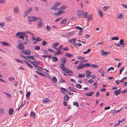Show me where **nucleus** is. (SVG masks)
I'll list each match as a JSON object with an SVG mask.
<instances>
[{"label":"nucleus","mask_w":127,"mask_h":127,"mask_svg":"<svg viewBox=\"0 0 127 127\" xmlns=\"http://www.w3.org/2000/svg\"><path fill=\"white\" fill-rule=\"evenodd\" d=\"M25 35H26V34H25V33L24 32H18L16 33V37H18L19 36V38L22 39V40L23 41L25 37Z\"/></svg>","instance_id":"f257e3e1"},{"label":"nucleus","mask_w":127,"mask_h":127,"mask_svg":"<svg viewBox=\"0 0 127 127\" xmlns=\"http://www.w3.org/2000/svg\"><path fill=\"white\" fill-rule=\"evenodd\" d=\"M18 45V49L20 50H22L24 48V46L22 43V42L20 40H18L17 41Z\"/></svg>","instance_id":"f03ea898"},{"label":"nucleus","mask_w":127,"mask_h":127,"mask_svg":"<svg viewBox=\"0 0 127 127\" xmlns=\"http://www.w3.org/2000/svg\"><path fill=\"white\" fill-rule=\"evenodd\" d=\"M32 9V7H30L29 10H27L24 11L23 16L24 17H27L28 14L31 11Z\"/></svg>","instance_id":"7ed1b4c3"},{"label":"nucleus","mask_w":127,"mask_h":127,"mask_svg":"<svg viewBox=\"0 0 127 127\" xmlns=\"http://www.w3.org/2000/svg\"><path fill=\"white\" fill-rule=\"evenodd\" d=\"M60 66L61 69L63 71H66V72H68L69 71V70L68 69L65 67L64 64H61Z\"/></svg>","instance_id":"20e7f679"},{"label":"nucleus","mask_w":127,"mask_h":127,"mask_svg":"<svg viewBox=\"0 0 127 127\" xmlns=\"http://www.w3.org/2000/svg\"><path fill=\"white\" fill-rule=\"evenodd\" d=\"M124 42V40L121 39L119 41L120 43H116L115 45L119 47H123L124 46V44L123 43Z\"/></svg>","instance_id":"39448f33"},{"label":"nucleus","mask_w":127,"mask_h":127,"mask_svg":"<svg viewBox=\"0 0 127 127\" xmlns=\"http://www.w3.org/2000/svg\"><path fill=\"white\" fill-rule=\"evenodd\" d=\"M60 90L61 92L64 94H67L68 92V91L67 89L62 87L60 88Z\"/></svg>","instance_id":"423d86ee"},{"label":"nucleus","mask_w":127,"mask_h":127,"mask_svg":"<svg viewBox=\"0 0 127 127\" xmlns=\"http://www.w3.org/2000/svg\"><path fill=\"white\" fill-rule=\"evenodd\" d=\"M83 11L80 10H78L77 11L76 13L79 18H81L82 17Z\"/></svg>","instance_id":"0eeeda50"},{"label":"nucleus","mask_w":127,"mask_h":127,"mask_svg":"<svg viewBox=\"0 0 127 127\" xmlns=\"http://www.w3.org/2000/svg\"><path fill=\"white\" fill-rule=\"evenodd\" d=\"M28 21L29 24H31L32 22H33V16H28L27 17Z\"/></svg>","instance_id":"6e6552de"},{"label":"nucleus","mask_w":127,"mask_h":127,"mask_svg":"<svg viewBox=\"0 0 127 127\" xmlns=\"http://www.w3.org/2000/svg\"><path fill=\"white\" fill-rule=\"evenodd\" d=\"M66 71H64V72L65 73L63 75H66V76H69L71 75H72L73 74L71 70H69V71L68 72H67Z\"/></svg>","instance_id":"1a4fd4ad"},{"label":"nucleus","mask_w":127,"mask_h":127,"mask_svg":"<svg viewBox=\"0 0 127 127\" xmlns=\"http://www.w3.org/2000/svg\"><path fill=\"white\" fill-rule=\"evenodd\" d=\"M22 52L24 53L27 55H31V53L29 50H23L22 51Z\"/></svg>","instance_id":"9d476101"},{"label":"nucleus","mask_w":127,"mask_h":127,"mask_svg":"<svg viewBox=\"0 0 127 127\" xmlns=\"http://www.w3.org/2000/svg\"><path fill=\"white\" fill-rule=\"evenodd\" d=\"M0 43L1 45L4 46H9V47L10 46H11L10 44L9 43L6 42L1 41L0 42Z\"/></svg>","instance_id":"9b49d317"},{"label":"nucleus","mask_w":127,"mask_h":127,"mask_svg":"<svg viewBox=\"0 0 127 127\" xmlns=\"http://www.w3.org/2000/svg\"><path fill=\"white\" fill-rule=\"evenodd\" d=\"M43 25V23L41 21H39L37 23V26L38 28H40L42 27Z\"/></svg>","instance_id":"f8f14e48"},{"label":"nucleus","mask_w":127,"mask_h":127,"mask_svg":"<svg viewBox=\"0 0 127 127\" xmlns=\"http://www.w3.org/2000/svg\"><path fill=\"white\" fill-rule=\"evenodd\" d=\"M76 41V39L75 38L71 39L68 40L69 43H74Z\"/></svg>","instance_id":"ddd939ff"},{"label":"nucleus","mask_w":127,"mask_h":127,"mask_svg":"<svg viewBox=\"0 0 127 127\" xmlns=\"http://www.w3.org/2000/svg\"><path fill=\"white\" fill-rule=\"evenodd\" d=\"M33 21H37L38 20L39 21H41L42 19L41 18L33 16Z\"/></svg>","instance_id":"4468645a"},{"label":"nucleus","mask_w":127,"mask_h":127,"mask_svg":"<svg viewBox=\"0 0 127 127\" xmlns=\"http://www.w3.org/2000/svg\"><path fill=\"white\" fill-rule=\"evenodd\" d=\"M63 11L62 10H60L59 9L58 12L55 13H54V14L56 15V16H58L61 15L62 12H63Z\"/></svg>","instance_id":"2eb2a0df"},{"label":"nucleus","mask_w":127,"mask_h":127,"mask_svg":"<svg viewBox=\"0 0 127 127\" xmlns=\"http://www.w3.org/2000/svg\"><path fill=\"white\" fill-rule=\"evenodd\" d=\"M84 64H79V65L77 68L78 70H80L84 67Z\"/></svg>","instance_id":"dca6fc26"},{"label":"nucleus","mask_w":127,"mask_h":127,"mask_svg":"<svg viewBox=\"0 0 127 127\" xmlns=\"http://www.w3.org/2000/svg\"><path fill=\"white\" fill-rule=\"evenodd\" d=\"M109 53V52H105L103 51L101 52V54L102 55H104L106 56L108 55Z\"/></svg>","instance_id":"f3484780"},{"label":"nucleus","mask_w":127,"mask_h":127,"mask_svg":"<svg viewBox=\"0 0 127 127\" xmlns=\"http://www.w3.org/2000/svg\"><path fill=\"white\" fill-rule=\"evenodd\" d=\"M61 64H64L66 62V59L65 58H62L61 60Z\"/></svg>","instance_id":"a211bd4d"},{"label":"nucleus","mask_w":127,"mask_h":127,"mask_svg":"<svg viewBox=\"0 0 127 127\" xmlns=\"http://www.w3.org/2000/svg\"><path fill=\"white\" fill-rule=\"evenodd\" d=\"M19 10L18 7H16L13 9V12L16 14L19 12Z\"/></svg>","instance_id":"6ab92c4d"},{"label":"nucleus","mask_w":127,"mask_h":127,"mask_svg":"<svg viewBox=\"0 0 127 127\" xmlns=\"http://www.w3.org/2000/svg\"><path fill=\"white\" fill-rule=\"evenodd\" d=\"M88 14L87 12L83 11V13L82 14L83 17L85 18H86Z\"/></svg>","instance_id":"aec40b11"},{"label":"nucleus","mask_w":127,"mask_h":127,"mask_svg":"<svg viewBox=\"0 0 127 127\" xmlns=\"http://www.w3.org/2000/svg\"><path fill=\"white\" fill-rule=\"evenodd\" d=\"M58 45V42H56L55 43H53L52 45V47L53 48H55Z\"/></svg>","instance_id":"412c9836"},{"label":"nucleus","mask_w":127,"mask_h":127,"mask_svg":"<svg viewBox=\"0 0 127 127\" xmlns=\"http://www.w3.org/2000/svg\"><path fill=\"white\" fill-rule=\"evenodd\" d=\"M13 112V110L12 108H10L9 110V115H11L12 114Z\"/></svg>","instance_id":"4be33fe9"},{"label":"nucleus","mask_w":127,"mask_h":127,"mask_svg":"<svg viewBox=\"0 0 127 127\" xmlns=\"http://www.w3.org/2000/svg\"><path fill=\"white\" fill-rule=\"evenodd\" d=\"M69 98V97L68 95H65L64 97V100L65 101H67Z\"/></svg>","instance_id":"5701e85b"},{"label":"nucleus","mask_w":127,"mask_h":127,"mask_svg":"<svg viewBox=\"0 0 127 127\" xmlns=\"http://www.w3.org/2000/svg\"><path fill=\"white\" fill-rule=\"evenodd\" d=\"M52 61L54 62H57L58 60V58L56 57H53L52 58Z\"/></svg>","instance_id":"b1692460"},{"label":"nucleus","mask_w":127,"mask_h":127,"mask_svg":"<svg viewBox=\"0 0 127 127\" xmlns=\"http://www.w3.org/2000/svg\"><path fill=\"white\" fill-rule=\"evenodd\" d=\"M87 17L88 22L90 21V20L92 19V16L91 14L89 15L88 16H87Z\"/></svg>","instance_id":"393cba45"},{"label":"nucleus","mask_w":127,"mask_h":127,"mask_svg":"<svg viewBox=\"0 0 127 127\" xmlns=\"http://www.w3.org/2000/svg\"><path fill=\"white\" fill-rule=\"evenodd\" d=\"M61 54L60 51H55V53L53 54V55L55 56H57Z\"/></svg>","instance_id":"a878e982"},{"label":"nucleus","mask_w":127,"mask_h":127,"mask_svg":"<svg viewBox=\"0 0 127 127\" xmlns=\"http://www.w3.org/2000/svg\"><path fill=\"white\" fill-rule=\"evenodd\" d=\"M90 66L91 67H92L94 68H97L98 67V66L96 64H91Z\"/></svg>","instance_id":"bb28decb"},{"label":"nucleus","mask_w":127,"mask_h":127,"mask_svg":"<svg viewBox=\"0 0 127 127\" xmlns=\"http://www.w3.org/2000/svg\"><path fill=\"white\" fill-rule=\"evenodd\" d=\"M33 65L36 68H37L38 66V63L37 61L34 62L33 64Z\"/></svg>","instance_id":"cd10ccee"},{"label":"nucleus","mask_w":127,"mask_h":127,"mask_svg":"<svg viewBox=\"0 0 127 127\" xmlns=\"http://www.w3.org/2000/svg\"><path fill=\"white\" fill-rule=\"evenodd\" d=\"M123 17V15L122 13L118 14L117 15V19H121Z\"/></svg>","instance_id":"c85d7f7f"},{"label":"nucleus","mask_w":127,"mask_h":127,"mask_svg":"<svg viewBox=\"0 0 127 127\" xmlns=\"http://www.w3.org/2000/svg\"><path fill=\"white\" fill-rule=\"evenodd\" d=\"M63 47V46L62 45H61L58 48H55V49L57 50L60 51L61 50L63 49L62 48Z\"/></svg>","instance_id":"c756f323"},{"label":"nucleus","mask_w":127,"mask_h":127,"mask_svg":"<svg viewBox=\"0 0 127 127\" xmlns=\"http://www.w3.org/2000/svg\"><path fill=\"white\" fill-rule=\"evenodd\" d=\"M52 80L53 83H55L57 81V79L56 77L54 76L52 78Z\"/></svg>","instance_id":"7c9ffc66"},{"label":"nucleus","mask_w":127,"mask_h":127,"mask_svg":"<svg viewBox=\"0 0 127 127\" xmlns=\"http://www.w3.org/2000/svg\"><path fill=\"white\" fill-rule=\"evenodd\" d=\"M98 13L101 17L103 16V14L102 11L98 9Z\"/></svg>","instance_id":"2f4dec72"},{"label":"nucleus","mask_w":127,"mask_h":127,"mask_svg":"<svg viewBox=\"0 0 127 127\" xmlns=\"http://www.w3.org/2000/svg\"><path fill=\"white\" fill-rule=\"evenodd\" d=\"M6 20L8 21L11 22V19L10 16H8L6 17Z\"/></svg>","instance_id":"473e14b6"},{"label":"nucleus","mask_w":127,"mask_h":127,"mask_svg":"<svg viewBox=\"0 0 127 127\" xmlns=\"http://www.w3.org/2000/svg\"><path fill=\"white\" fill-rule=\"evenodd\" d=\"M30 116H33V118H34L35 116V114L34 112H31Z\"/></svg>","instance_id":"72a5a7b5"},{"label":"nucleus","mask_w":127,"mask_h":127,"mask_svg":"<svg viewBox=\"0 0 127 127\" xmlns=\"http://www.w3.org/2000/svg\"><path fill=\"white\" fill-rule=\"evenodd\" d=\"M58 9V8L57 7V6H56L54 5L51 8V9H53V10H55V11H56V10H57Z\"/></svg>","instance_id":"f704fd0d"},{"label":"nucleus","mask_w":127,"mask_h":127,"mask_svg":"<svg viewBox=\"0 0 127 127\" xmlns=\"http://www.w3.org/2000/svg\"><path fill=\"white\" fill-rule=\"evenodd\" d=\"M76 29H78L80 30V32H81L83 30V29L81 27H79V26H77L75 27Z\"/></svg>","instance_id":"c9c22d12"},{"label":"nucleus","mask_w":127,"mask_h":127,"mask_svg":"<svg viewBox=\"0 0 127 127\" xmlns=\"http://www.w3.org/2000/svg\"><path fill=\"white\" fill-rule=\"evenodd\" d=\"M65 55L66 56H68L69 58H70L73 56L72 55L69 53H67L65 54Z\"/></svg>","instance_id":"e433bc0d"},{"label":"nucleus","mask_w":127,"mask_h":127,"mask_svg":"<svg viewBox=\"0 0 127 127\" xmlns=\"http://www.w3.org/2000/svg\"><path fill=\"white\" fill-rule=\"evenodd\" d=\"M34 56H35V55L33 56H28V57H29V58L30 59H32L33 60H35L36 59V58H34L33 57Z\"/></svg>","instance_id":"4c0bfd02"},{"label":"nucleus","mask_w":127,"mask_h":127,"mask_svg":"<svg viewBox=\"0 0 127 127\" xmlns=\"http://www.w3.org/2000/svg\"><path fill=\"white\" fill-rule=\"evenodd\" d=\"M91 50L90 49H88L87 51L84 52L83 53L85 54H87L90 52Z\"/></svg>","instance_id":"58836bf2"},{"label":"nucleus","mask_w":127,"mask_h":127,"mask_svg":"<svg viewBox=\"0 0 127 127\" xmlns=\"http://www.w3.org/2000/svg\"><path fill=\"white\" fill-rule=\"evenodd\" d=\"M84 67H88L91 66V64L89 63H86L84 64Z\"/></svg>","instance_id":"ea45409f"},{"label":"nucleus","mask_w":127,"mask_h":127,"mask_svg":"<svg viewBox=\"0 0 127 127\" xmlns=\"http://www.w3.org/2000/svg\"><path fill=\"white\" fill-rule=\"evenodd\" d=\"M66 8V7L65 6H61L59 9L60 10H62L63 11V10H64Z\"/></svg>","instance_id":"a19ab883"},{"label":"nucleus","mask_w":127,"mask_h":127,"mask_svg":"<svg viewBox=\"0 0 127 127\" xmlns=\"http://www.w3.org/2000/svg\"><path fill=\"white\" fill-rule=\"evenodd\" d=\"M31 94L30 92H28L26 94V96L27 98H29L30 97Z\"/></svg>","instance_id":"79ce46f5"},{"label":"nucleus","mask_w":127,"mask_h":127,"mask_svg":"<svg viewBox=\"0 0 127 127\" xmlns=\"http://www.w3.org/2000/svg\"><path fill=\"white\" fill-rule=\"evenodd\" d=\"M78 76L80 78H83L84 77L85 75L84 74H82L80 73H79L78 74Z\"/></svg>","instance_id":"37998d69"},{"label":"nucleus","mask_w":127,"mask_h":127,"mask_svg":"<svg viewBox=\"0 0 127 127\" xmlns=\"http://www.w3.org/2000/svg\"><path fill=\"white\" fill-rule=\"evenodd\" d=\"M111 39L113 40H118L119 39V38L117 37H113L111 38Z\"/></svg>","instance_id":"c03bdc74"},{"label":"nucleus","mask_w":127,"mask_h":127,"mask_svg":"<svg viewBox=\"0 0 127 127\" xmlns=\"http://www.w3.org/2000/svg\"><path fill=\"white\" fill-rule=\"evenodd\" d=\"M38 68V70L39 71H40L41 72L42 71L43 69L41 67L38 66L37 67Z\"/></svg>","instance_id":"a18cd8bd"},{"label":"nucleus","mask_w":127,"mask_h":127,"mask_svg":"<svg viewBox=\"0 0 127 127\" xmlns=\"http://www.w3.org/2000/svg\"><path fill=\"white\" fill-rule=\"evenodd\" d=\"M46 29L47 31H50L51 30V27L48 25H47L46 27Z\"/></svg>","instance_id":"49530a36"},{"label":"nucleus","mask_w":127,"mask_h":127,"mask_svg":"<svg viewBox=\"0 0 127 127\" xmlns=\"http://www.w3.org/2000/svg\"><path fill=\"white\" fill-rule=\"evenodd\" d=\"M47 44V42L45 40L43 41L41 43V44H42V45L43 46H45V45H46Z\"/></svg>","instance_id":"de8ad7c7"},{"label":"nucleus","mask_w":127,"mask_h":127,"mask_svg":"<svg viewBox=\"0 0 127 127\" xmlns=\"http://www.w3.org/2000/svg\"><path fill=\"white\" fill-rule=\"evenodd\" d=\"M75 86L76 88L78 89H80L81 88V86L79 84H76L75 85Z\"/></svg>","instance_id":"09e8293b"},{"label":"nucleus","mask_w":127,"mask_h":127,"mask_svg":"<svg viewBox=\"0 0 127 127\" xmlns=\"http://www.w3.org/2000/svg\"><path fill=\"white\" fill-rule=\"evenodd\" d=\"M49 99H44L43 101V102L44 103H46L48 101Z\"/></svg>","instance_id":"8fccbe9b"},{"label":"nucleus","mask_w":127,"mask_h":127,"mask_svg":"<svg viewBox=\"0 0 127 127\" xmlns=\"http://www.w3.org/2000/svg\"><path fill=\"white\" fill-rule=\"evenodd\" d=\"M85 95L87 96H92V95L91 92H90L89 93H86L85 94Z\"/></svg>","instance_id":"3c124183"},{"label":"nucleus","mask_w":127,"mask_h":127,"mask_svg":"<svg viewBox=\"0 0 127 127\" xmlns=\"http://www.w3.org/2000/svg\"><path fill=\"white\" fill-rule=\"evenodd\" d=\"M5 94L7 95L8 97L10 98H11V95L9 94L6 93H5Z\"/></svg>","instance_id":"603ef678"},{"label":"nucleus","mask_w":127,"mask_h":127,"mask_svg":"<svg viewBox=\"0 0 127 127\" xmlns=\"http://www.w3.org/2000/svg\"><path fill=\"white\" fill-rule=\"evenodd\" d=\"M34 49L36 50H39L40 49V47L39 46H36L34 47Z\"/></svg>","instance_id":"864d4df0"},{"label":"nucleus","mask_w":127,"mask_h":127,"mask_svg":"<svg viewBox=\"0 0 127 127\" xmlns=\"http://www.w3.org/2000/svg\"><path fill=\"white\" fill-rule=\"evenodd\" d=\"M25 39L26 41L27 42H29V41L28 39V35H25Z\"/></svg>","instance_id":"5fc2aeb1"},{"label":"nucleus","mask_w":127,"mask_h":127,"mask_svg":"<svg viewBox=\"0 0 127 127\" xmlns=\"http://www.w3.org/2000/svg\"><path fill=\"white\" fill-rule=\"evenodd\" d=\"M73 105L74 106H76L77 107H78L79 105L78 102H74L73 103Z\"/></svg>","instance_id":"6e6d98bb"},{"label":"nucleus","mask_w":127,"mask_h":127,"mask_svg":"<svg viewBox=\"0 0 127 127\" xmlns=\"http://www.w3.org/2000/svg\"><path fill=\"white\" fill-rule=\"evenodd\" d=\"M15 61L18 62H20L22 63H23V62L21 60H18L17 59H15Z\"/></svg>","instance_id":"4d7b16f0"},{"label":"nucleus","mask_w":127,"mask_h":127,"mask_svg":"<svg viewBox=\"0 0 127 127\" xmlns=\"http://www.w3.org/2000/svg\"><path fill=\"white\" fill-rule=\"evenodd\" d=\"M114 69V68L113 67H110L107 70V72L111 70H113Z\"/></svg>","instance_id":"13d9d810"},{"label":"nucleus","mask_w":127,"mask_h":127,"mask_svg":"<svg viewBox=\"0 0 127 127\" xmlns=\"http://www.w3.org/2000/svg\"><path fill=\"white\" fill-rule=\"evenodd\" d=\"M69 49V48L66 47H65L62 49L64 51H68Z\"/></svg>","instance_id":"bf43d9fd"},{"label":"nucleus","mask_w":127,"mask_h":127,"mask_svg":"<svg viewBox=\"0 0 127 127\" xmlns=\"http://www.w3.org/2000/svg\"><path fill=\"white\" fill-rule=\"evenodd\" d=\"M77 58L78 59L80 60H82L84 59V57L81 56H77Z\"/></svg>","instance_id":"052dcab7"},{"label":"nucleus","mask_w":127,"mask_h":127,"mask_svg":"<svg viewBox=\"0 0 127 127\" xmlns=\"http://www.w3.org/2000/svg\"><path fill=\"white\" fill-rule=\"evenodd\" d=\"M71 116L69 117L68 118L65 120L64 122H66L69 121L71 119Z\"/></svg>","instance_id":"680f3d73"},{"label":"nucleus","mask_w":127,"mask_h":127,"mask_svg":"<svg viewBox=\"0 0 127 127\" xmlns=\"http://www.w3.org/2000/svg\"><path fill=\"white\" fill-rule=\"evenodd\" d=\"M109 8V7L108 6H104L103 7V9L104 10L106 11L108 8Z\"/></svg>","instance_id":"e2e57ef3"},{"label":"nucleus","mask_w":127,"mask_h":127,"mask_svg":"<svg viewBox=\"0 0 127 127\" xmlns=\"http://www.w3.org/2000/svg\"><path fill=\"white\" fill-rule=\"evenodd\" d=\"M115 95H119L120 93L119 92H118L117 91V90H116L115 92Z\"/></svg>","instance_id":"0e129e2a"},{"label":"nucleus","mask_w":127,"mask_h":127,"mask_svg":"<svg viewBox=\"0 0 127 127\" xmlns=\"http://www.w3.org/2000/svg\"><path fill=\"white\" fill-rule=\"evenodd\" d=\"M15 79V78L13 77H10L9 78V81L11 82L13 80H14Z\"/></svg>","instance_id":"69168bd1"},{"label":"nucleus","mask_w":127,"mask_h":127,"mask_svg":"<svg viewBox=\"0 0 127 127\" xmlns=\"http://www.w3.org/2000/svg\"><path fill=\"white\" fill-rule=\"evenodd\" d=\"M121 5L123 7H125V8L127 9V4L125 5L124 4L122 3Z\"/></svg>","instance_id":"338daca9"},{"label":"nucleus","mask_w":127,"mask_h":127,"mask_svg":"<svg viewBox=\"0 0 127 127\" xmlns=\"http://www.w3.org/2000/svg\"><path fill=\"white\" fill-rule=\"evenodd\" d=\"M60 82L62 83H64L65 82V80L63 79L60 78Z\"/></svg>","instance_id":"774afa93"}]
</instances>
